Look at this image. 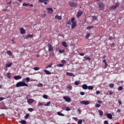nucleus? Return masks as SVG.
I'll use <instances>...</instances> for the list:
<instances>
[{
  "instance_id": "nucleus-1",
  "label": "nucleus",
  "mask_w": 124,
  "mask_h": 124,
  "mask_svg": "<svg viewBox=\"0 0 124 124\" xmlns=\"http://www.w3.org/2000/svg\"><path fill=\"white\" fill-rule=\"evenodd\" d=\"M16 88H19V87H29V85L25 82L19 81L16 83Z\"/></svg>"
},
{
  "instance_id": "nucleus-2",
  "label": "nucleus",
  "mask_w": 124,
  "mask_h": 124,
  "mask_svg": "<svg viewBox=\"0 0 124 124\" xmlns=\"http://www.w3.org/2000/svg\"><path fill=\"white\" fill-rule=\"evenodd\" d=\"M119 6H120V3L118 2L117 3H116L115 5L110 7L109 9H110V10H114V9H116L117 7H119Z\"/></svg>"
},
{
  "instance_id": "nucleus-3",
  "label": "nucleus",
  "mask_w": 124,
  "mask_h": 124,
  "mask_svg": "<svg viewBox=\"0 0 124 124\" xmlns=\"http://www.w3.org/2000/svg\"><path fill=\"white\" fill-rule=\"evenodd\" d=\"M63 98L66 102H70L71 101V98L69 96H64Z\"/></svg>"
},
{
  "instance_id": "nucleus-4",
  "label": "nucleus",
  "mask_w": 124,
  "mask_h": 124,
  "mask_svg": "<svg viewBox=\"0 0 124 124\" xmlns=\"http://www.w3.org/2000/svg\"><path fill=\"white\" fill-rule=\"evenodd\" d=\"M69 5H70L71 7H76L77 4L75 2H71L69 3Z\"/></svg>"
},
{
  "instance_id": "nucleus-5",
  "label": "nucleus",
  "mask_w": 124,
  "mask_h": 124,
  "mask_svg": "<svg viewBox=\"0 0 124 124\" xmlns=\"http://www.w3.org/2000/svg\"><path fill=\"white\" fill-rule=\"evenodd\" d=\"M46 9L48 11L47 13L48 14H52V13L54 12V10L52 8H46Z\"/></svg>"
},
{
  "instance_id": "nucleus-6",
  "label": "nucleus",
  "mask_w": 124,
  "mask_h": 124,
  "mask_svg": "<svg viewBox=\"0 0 124 124\" xmlns=\"http://www.w3.org/2000/svg\"><path fill=\"white\" fill-rule=\"evenodd\" d=\"M25 39H29V38H30V37L31 38V37H33V34H29L28 35H26L25 36H24Z\"/></svg>"
},
{
  "instance_id": "nucleus-7",
  "label": "nucleus",
  "mask_w": 124,
  "mask_h": 124,
  "mask_svg": "<svg viewBox=\"0 0 124 124\" xmlns=\"http://www.w3.org/2000/svg\"><path fill=\"white\" fill-rule=\"evenodd\" d=\"M47 46L48 48V51H50L51 52L53 51V50H54V47H53V46H52V45H51V44H48Z\"/></svg>"
},
{
  "instance_id": "nucleus-8",
  "label": "nucleus",
  "mask_w": 124,
  "mask_h": 124,
  "mask_svg": "<svg viewBox=\"0 0 124 124\" xmlns=\"http://www.w3.org/2000/svg\"><path fill=\"white\" fill-rule=\"evenodd\" d=\"M80 104H83L84 105H89L90 102L89 101H80Z\"/></svg>"
},
{
  "instance_id": "nucleus-9",
  "label": "nucleus",
  "mask_w": 124,
  "mask_h": 124,
  "mask_svg": "<svg viewBox=\"0 0 124 124\" xmlns=\"http://www.w3.org/2000/svg\"><path fill=\"white\" fill-rule=\"evenodd\" d=\"M54 19L55 20H58L59 21H61V20L62 19V16H59L58 15H56L55 16Z\"/></svg>"
},
{
  "instance_id": "nucleus-10",
  "label": "nucleus",
  "mask_w": 124,
  "mask_h": 124,
  "mask_svg": "<svg viewBox=\"0 0 124 124\" xmlns=\"http://www.w3.org/2000/svg\"><path fill=\"white\" fill-rule=\"evenodd\" d=\"M49 0H38L39 2H40V3H42V2L43 3H44V4H47V1H48Z\"/></svg>"
},
{
  "instance_id": "nucleus-11",
  "label": "nucleus",
  "mask_w": 124,
  "mask_h": 124,
  "mask_svg": "<svg viewBox=\"0 0 124 124\" xmlns=\"http://www.w3.org/2000/svg\"><path fill=\"white\" fill-rule=\"evenodd\" d=\"M14 78L15 80H20V79H22L21 76H15Z\"/></svg>"
},
{
  "instance_id": "nucleus-12",
  "label": "nucleus",
  "mask_w": 124,
  "mask_h": 124,
  "mask_svg": "<svg viewBox=\"0 0 124 124\" xmlns=\"http://www.w3.org/2000/svg\"><path fill=\"white\" fill-rule=\"evenodd\" d=\"M20 31L21 34H24V33H26V31L25 30V29L24 28H21L20 29Z\"/></svg>"
},
{
  "instance_id": "nucleus-13",
  "label": "nucleus",
  "mask_w": 124,
  "mask_h": 124,
  "mask_svg": "<svg viewBox=\"0 0 124 124\" xmlns=\"http://www.w3.org/2000/svg\"><path fill=\"white\" fill-rule=\"evenodd\" d=\"M104 7V5L102 3L99 4V10H102Z\"/></svg>"
},
{
  "instance_id": "nucleus-14",
  "label": "nucleus",
  "mask_w": 124,
  "mask_h": 124,
  "mask_svg": "<svg viewBox=\"0 0 124 124\" xmlns=\"http://www.w3.org/2000/svg\"><path fill=\"white\" fill-rule=\"evenodd\" d=\"M106 116L108 119H109V120H112V118H113V116L111 113H108L107 114Z\"/></svg>"
},
{
  "instance_id": "nucleus-15",
  "label": "nucleus",
  "mask_w": 124,
  "mask_h": 124,
  "mask_svg": "<svg viewBox=\"0 0 124 124\" xmlns=\"http://www.w3.org/2000/svg\"><path fill=\"white\" fill-rule=\"evenodd\" d=\"M66 75H68L70 77H75V76L74 75V74L72 73H69V72H67L66 73Z\"/></svg>"
},
{
  "instance_id": "nucleus-16",
  "label": "nucleus",
  "mask_w": 124,
  "mask_h": 124,
  "mask_svg": "<svg viewBox=\"0 0 124 124\" xmlns=\"http://www.w3.org/2000/svg\"><path fill=\"white\" fill-rule=\"evenodd\" d=\"M34 101V100H33V99H29L27 100V102H28V104H31V103H33Z\"/></svg>"
},
{
  "instance_id": "nucleus-17",
  "label": "nucleus",
  "mask_w": 124,
  "mask_h": 124,
  "mask_svg": "<svg viewBox=\"0 0 124 124\" xmlns=\"http://www.w3.org/2000/svg\"><path fill=\"white\" fill-rule=\"evenodd\" d=\"M83 14V12L82 11H79L78 12V14L77 15V17L78 18H79V17H80L81 16H82Z\"/></svg>"
},
{
  "instance_id": "nucleus-18",
  "label": "nucleus",
  "mask_w": 124,
  "mask_h": 124,
  "mask_svg": "<svg viewBox=\"0 0 124 124\" xmlns=\"http://www.w3.org/2000/svg\"><path fill=\"white\" fill-rule=\"evenodd\" d=\"M77 26V22H74L72 23L71 25V29H73L74 28H75Z\"/></svg>"
},
{
  "instance_id": "nucleus-19",
  "label": "nucleus",
  "mask_w": 124,
  "mask_h": 124,
  "mask_svg": "<svg viewBox=\"0 0 124 124\" xmlns=\"http://www.w3.org/2000/svg\"><path fill=\"white\" fill-rule=\"evenodd\" d=\"M44 71L47 75H51V74H52V73L50 71L47 70H44Z\"/></svg>"
},
{
  "instance_id": "nucleus-20",
  "label": "nucleus",
  "mask_w": 124,
  "mask_h": 124,
  "mask_svg": "<svg viewBox=\"0 0 124 124\" xmlns=\"http://www.w3.org/2000/svg\"><path fill=\"white\" fill-rule=\"evenodd\" d=\"M82 88L83 90H88V85L87 84H83L82 85Z\"/></svg>"
},
{
  "instance_id": "nucleus-21",
  "label": "nucleus",
  "mask_w": 124,
  "mask_h": 124,
  "mask_svg": "<svg viewBox=\"0 0 124 124\" xmlns=\"http://www.w3.org/2000/svg\"><path fill=\"white\" fill-rule=\"evenodd\" d=\"M12 66V62L8 63L6 64V68H7V67H10V66Z\"/></svg>"
},
{
  "instance_id": "nucleus-22",
  "label": "nucleus",
  "mask_w": 124,
  "mask_h": 124,
  "mask_svg": "<svg viewBox=\"0 0 124 124\" xmlns=\"http://www.w3.org/2000/svg\"><path fill=\"white\" fill-rule=\"evenodd\" d=\"M7 55H8V56H12L13 53L10 50H8L7 51Z\"/></svg>"
},
{
  "instance_id": "nucleus-23",
  "label": "nucleus",
  "mask_w": 124,
  "mask_h": 124,
  "mask_svg": "<svg viewBox=\"0 0 124 124\" xmlns=\"http://www.w3.org/2000/svg\"><path fill=\"white\" fill-rule=\"evenodd\" d=\"M19 123L21 124H26L27 121H26V120H21L19 121Z\"/></svg>"
},
{
  "instance_id": "nucleus-24",
  "label": "nucleus",
  "mask_w": 124,
  "mask_h": 124,
  "mask_svg": "<svg viewBox=\"0 0 124 124\" xmlns=\"http://www.w3.org/2000/svg\"><path fill=\"white\" fill-rule=\"evenodd\" d=\"M92 21H97V17H96V16H93Z\"/></svg>"
},
{
  "instance_id": "nucleus-25",
  "label": "nucleus",
  "mask_w": 124,
  "mask_h": 124,
  "mask_svg": "<svg viewBox=\"0 0 124 124\" xmlns=\"http://www.w3.org/2000/svg\"><path fill=\"white\" fill-rule=\"evenodd\" d=\"M62 45L63 46V47H65L66 48L67 47V45H66V42H63L62 43Z\"/></svg>"
},
{
  "instance_id": "nucleus-26",
  "label": "nucleus",
  "mask_w": 124,
  "mask_h": 124,
  "mask_svg": "<svg viewBox=\"0 0 124 124\" xmlns=\"http://www.w3.org/2000/svg\"><path fill=\"white\" fill-rule=\"evenodd\" d=\"M84 59H85V60H86L87 61H91V58H90V57L89 56H85L84 57Z\"/></svg>"
},
{
  "instance_id": "nucleus-27",
  "label": "nucleus",
  "mask_w": 124,
  "mask_h": 124,
  "mask_svg": "<svg viewBox=\"0 0 124 124\" xmlns=\"http://www.w3.org/2000/svg\"><path fill=\"white\" fill-rule=\"evenodd\" d=\"M6 77H7V78H8V79H11V76L10 75V73H8L6 74Z\"/></svg>"
},
{
  "instance_id": "nucleus-28",
  "label": "nucleus",
  "mask_w": 124,
  "mask_h": 124,
  "mask_svg": "<svg viewBox=\"0 0 124 124\" xmlns=\"http://www.w3.org/2000/svg\"><path fill=\"white\" fill-rule=\"evenodd\" d=\"M30 117V114L27 113L26 115L24 116V118L25 120H28L29 119V117Z\"/></svg>"
},
{
  "instance_id": "nucleus-29",
  "label": "nucleus",
  "mask_w": 124,
  "mask_h": 124,
  "mask_svg": "<svg viewBox=\"0 0 124 124\" xmlns=\"http://www.w3.org/2000/svg\"><path fill=\"white\" fill-rule=\"evenodd\" d=\"M57 115H58V116H61L62 117H63L64 116V114L61 113L60 111L57 112Z\"/></svg>"
},
{
  "instance_id": "nucleus-30",
  "label": "nucleus",
  "mask_w": 124,
  "mask_h": 124,
  "mask_svg": "<svg viewBox=\"0 0 124 124\" xmlns=\"http://www.w3.org/2000/svg\"><path fill=\"white\" fill-rule=\"evenodd\" d=\"M87 89L88 90H93V86H87Z\"/></svg>"
},
{
  "instance_id": "nucleus-31",
  "label": "nucleus",
  "mask_w": 124,
  "mask_h": 124,
  "mask_svg": "<svg viewBox=\"0 0 124 124\" xmlns=\"http://www.w3.org/2000/svg\"><path fill=\"white\" fill-rule=\"evenodd\" d=\"M75 21V17H72L71 19V23H77L76 21Z\"/></svg>"
},
{
  "instance_id": "nucleus-32",
  "label": "nucleus",
  "mask_w": 124,
  "mask_h": 124,
  "mask_svg": "<svg viewBox=\"0 0 124 124\" xmlns=\"http://www.w3.org/2000/svg\"><path fill=\"white\" fill-rule=\"evenodd\" d=\"M67 89H68L70 91H71L72 90V86L71 85H68L66 86Z\"/></svg>"
},
{
  "instance_id": "nucleus-33",
  "label": "nucleus",
  "mask_w": 124,
  "mask_h": 124,
  "mask_svg": "<svg viewBox=\"0 0 124 124\" xmlns=\"http://www.w3.org/2000/svg\"><path fill=\"white\" fill-rule=\"evenodd\" d=\"M98 112L99 113V115L100 116H103V111H102V110H98Z\"/></svg>"
},
{
  "instance_id": "nucleus-34",
  "label": "nucleus",
  "mask_w": 124,
  "mask_h": 124,
  "mask_svg": "<svg viewBox=\"0 0 124 124\" xmlns=\"http://www.w3.org/2000/svg\"><path fill=\"white\" fill-rule=\"evenodd\" d=\"M30 5L29 3H27L26 2H24L22 4V6H29Z\"/></svg>"
},
{
  "instance_id": "nucleus-35",
  "label": "nucleus",
  "mask_w": 124,
  "mask_h": 124,
  "mask_svg": "<svg viewBox=\"0 0 124 124\" xmlns=\"http://www.w3.org/2000/svg\"><path fill=\"white\" fill-rule=\"evenodd\" d=\"M50 104H51V101H49L46 104H44V106H49Z\"/></svg>"
},
{
  "instance_id": "nucleus-36",
  "label": "nucleus",
  "mask_w": 124,
  "mask_h": 124,
  "mask_svg": "<svg viewBox=\"0 0 124 124\" xmlns=\"http://www.w3.org/2000/svg\"><path fill=\"white\" fill-rule=\"evenodd\" d=\"M54 52H51L49 53L50 57H54Z\"/></svg>"
},
{
  "instance_id": "nucleus-37",
  "label": "nucleus",
  "mask_w": 124,
  "mask_h": 124,
  "mask_svg": "<svg viewBox=\"0 0 124 124\" xmlns=\"http://www.w3.org/2000/svg\"><path fill=\"white\" fill-rule=\"evenodd\" d=\"M90 36H91V34L89 33H87V34H86V38L87 39H88V38H89V37H90Z\"/></svg>"
},
{
  "instance_id": "nucleus-38",
  "label": "nucleus",
  "mask_w": 124,
  "mask_h": 124,
  "mask_svg": "<svg viewBox=\"0 0 124 124\" xmlns=\"http://www.w3.org/2000/svg\"><path fill=\"white\" fill-rule=\"evenodd\" d=\"M95 107H96V108H99V107H100V105L98 103H96L95 105Z\"/></svg>"
},
{
  "instance_id": "nucleus-39",
  "label": "nucleus",
  "mask_w": 124,
  "mask_h": 124,
  "mask_svg": "<svg viewBox=\"0 0 124 124\" xmlns=\"http://www.w3.org/2000/svg\"><path fill=\"white\" fill-rule=\"evenodd\" d=\"M43 98H45V99H47L48 98V95H43Z\"/></svg>"
},
{
  "instance_id": "nucleus-40",
  "label": "nucleus",
  "mask_w": 124,
  "mask_h": 124,
  "mask_svg": "<svg viewBox=\"0 0 124 124\" xmlns=\"http://www.w3.org/2000/svg\"><path fill=\"white\" fill-rule=\"evenodd\" d=\"M52 65H53V64H50L49 65H48L47 66H46V68H49L50 67H51L52 66Z\"/></svg>"
},
{
  "instance_id": "nucleus-41",
  "label": "nucleus",
  "mask_w": 124,
  "mask_h": 124,
  "mask_svg": "<svg viewBox=\"0 0 124 124\" xmlns=\"http://www.w3.org/2000/svg\"><path fill=\"white\" fill-rule=\"evenodd\" d=\"M93 28V26H88L87 28V30H92V29Z\"/></svg>"
},
{
  "instance_id": "nucleus-42",
  "label": "nucleus",
  "mask_w": 124,
  "mask_h": 124,
  "mask_svg": "<svg viewBox=\"0 0 124 124\" xmlns=\"http://www.w3.org/2000/svg\"><path fill=\"white\" fill-rule=\"evenodd\" d=\"M79 83H80V81H76L75 82V85H76V86H77L78 85H79Z\"/></svg>"
},
{
  "instance_id": "nucleus-43",
  "label": "nucleus",
  "mask_w": 124,
  "mask_h": 124,
  "mask_svg": "<svg viewBox=\"0 0 124 124\" xmlns=\"http://www.w3.org/2000/svg\"><path fill=\"white\" fill-rule=\"evenodd\" d=\"M64 65L63 64H59L57 65L59 67H62Z\"/></svg>"
},
{
  "instance_id": "nucleus-44",
  "label": "nucleus",
  "mask_w": 124,
  "mask_h": 124,
  "mask_svg": "<svg viewBox=\"0 0 124 124\" xmlns=\"http://www.w3.org/2000/svg\"><path fill=\"white\" fill-rule=\"evenodd\" d=\"M109 88H114V84H113V83H110V84L109 85Z\"/></svg>"
},
{
  "instance_id": "nucleus-45",
  "label": "nucleus",
  "mask_w": 124,
  "mask_h": 124,
  "mask_svg": "<svg viewBox=\"0 0 124 124\" xmlns=\"http://www.w3.org/2000/svg\"><path fill=\"white\" fill-rule=\"evenodd\" d=\"M33 108H29L28 110L29 112H32L33 111Z\"/></svg>"
},
{
  "instance_id": "nucleus-46",
  "label": "nucleus",
  "mask_w": 124,
  "mask_h": 124,
  "mask_svg": "<svg viewBox=\"0 0 124 124\" xmlns=\"http://www.w3.org/2000/svg\"><path fill=\"white\" fill-rule=\"evenodd\" d=\"M59 53H64V49H60L59 51Z\"/></svg>"
},
{
  "instance_id": "nucleus-47",
  "label": "nucleus",
  "mask_w": 124,
  "mask_h": 124,
  "mask_svg": "<svg viewBox=\"0 0 124 124\" xmlns=\"http://www.w3.org/2000/svg\"><path fill=\"white\" fill-rule=\"evenodd\" d=\"M82 123H83V121H82V120H80L78 122V124H82Z\"/></svg>"
},
{
  "instance_id": "nucleus-48",
  "label": "nucleus",
  "mask_w": 124,
  "mask_h": 124,
  "mask_svg": "<svg viewBox=\"0 0 124 124\" xmlns=\"http://www.w3.org/2000/svg\"><path fill=\"white\" fill-rule=\"evenodd\" d=\"M66 25H71V22H70V20H68L66 22Z\"/></svg>"
},
{
  "instance_id": "nucleus-49",
  "label": "nucleus",
  "mask_w": 124,
  "mask_h": 124,
  "mask_svg": "<svg viewBox=\"0 0 124 124\" xmlns=\"http://www.w3.org/2000/svg\"><path fill=\"white\" fill-rule=\"evenodd\" d=\"M33 69L34 70H36V71L39 70V67H34Z\"/></svg>"
},
{
  "instance_id": "nucleus-50",
  "label": "nucleus",
  "mask_w": 124,
  "mask_h": 124,
  "mask_svg": "<svg viewBox=\"0 0 124 124\" xmlns=\"http://www.w3.org/2000/svg\"><path fill=\"white\" fill-rule=\"evenodd\" d=\"M118 90L119 91H122L123 90V87H122V86L119 87L118 88Z\"/></svg>"
},
{
  "instance_id": "nucleus-51",
  "label": "nucleus",
  "mask_w": 124,
  "mask_h": 124,
  "mask_svg": "<svg viewBox=\"0 0 124 124\" xmlns=\"http://www.w3.org/2000/svg\"><path fill=\"white\" fill-rule=\"evenodd\" d=\"M61 62H62V63H63V64L66 63V61H65V60H62L61 61Z\"/></svg>"
},
{
  "instance_id": "nucleus-52",
  "label": "nucleus",
  "mask_w": 124,
  "mask_h": 124,
  "mask_svg": "<svg viewBox=\"0 0 124 124\" xmlns=\"http://www.w3.org/2000/svg\"><path fill=\"white\" fill-rule=\"evenodd\" d=\"M38 87H42V86H43V84H42V83H39L37 85Z\"/></svg>"
},
{
  "instance_id": "nucleus-53",
  "label": "nucleus",
  "mask_w": 124,
  "mask_h": 124,
  "mask_svg": "<svg viewBox=\"0 0 124 124\" xmlns=\"http://www.w3.org/2000/svg\"><path fill=\"white\" fill-rule=\"evenodd\" d=\"M112 39H113V37L109 36L108 37V40H112Z\"/></svg>"
},
{
  "instance_id": "nucleus-54",
  "label": "nucleus",
  "mask_w": 124,
  "mask_h": 124,
  "mask_svg": "<svg viewBox=\"0 0 124 124\" xmlns=\"http://www.w3.org/2000/svg\"><path fill=\"white\" fill-rule=\"evenodd\" d=\"M66 111H70V108L67 107L65 109Z\"/></svg>"
},
{
  "instance_id": "nucleus-55",
  "label": "nucleus",
  "mask_w": 124,
  "mask_h": 124,
  "mask_svg": "<svg viewBox=\"0 0 124 124\" xmlns=\"http://www.w3.org/2000/svg\"><path fill=\"white\" fill-rule=\"evenodd\" d=\"M26 81H27V82H29V81H30V78L27 77L26 78Z\"/></svg>"
},
{
  "instance_id": "nucleus-56",
  "label": "nucleus",
  "mask_w": 124,
  "mask_h": 124,
  "mask_svg": "<svg viewBox=\"0 0 124 124\" xmlns=\"http://www.w3.org/2000/svg\"><path fill=\"white\" fill-rule=\"evenodd\" d=\"M114 93V92L112 91V90L109 91V94H113Z\"/></svg>"
},
{
  "instance_id": "nucleus-57",
  "label": "nucleus",
  "mask_w": 124,
  "mask_h": 124,
  "mask_svg": "<svg viewBox=\"0 0 124 124\" xmlns=\"http://www.w3.org/2000/svg\"><path fill=\"white\" fill-rule=\"evenodd\" d=\"M80 93L81 95H84L85 94V93L83 92H80Z\"/></svg>"
},
{
  "instance_id": "nucleus-58",
  "label": "nucleus",
  "mask_w": 124,
  "mask_h": 124,
  "mask_svg": "<svg viewBox=\"0 0 124 124\" xmlns=\"http://www.w3.org/2000/svg\"><path fill=\"white\" fill-rule=\"evenodd\" d=\"M96 93L97 94H99V93H100V91H97L96 92Z\"/></svg>"
},
{
  "instance_id": "nucleus-59",
  "label": "nucleus",
  "mask_w": 124,
  "mask_h": 124,
  "mask_svg": "<svg viewBox=\"0 0 124 124\" xmlns=\"http://www.w3.org/2000/svg\"><path fill=\"white\" fill-rule=\"evenodd\" d=\"M97 102L99 104H100V103H103L102 101H101V100H99V101H97Z\"/></svg>"
},
{
  "instance_id": "nucleus-60",
  "label": "nucleus",
  "mask_w": 124,
  "mask_h": 124,
  "mask_svg": "<svg viewBox=\"0 0 124 124\" xmlns=\"http://www.w3.org/2000/svg\"><path fill=\"white\" fill-rule=\"evenodd\" d=\"M43 106V104L42 103H39L38 104V106Z\"/></svg>"
},
{
  "instance_id": "nucleus-61",
  "label": "nucleus",
  "mask_w": 124,
  "mask_h": 124,
  "mask_svg": "<svg viewBox=\"0 0 124 124\" xmlns=\"http://www.w3.org/2000/svg\"><path fill=\"white\" fill-rule=\"evenodd\" d=\"M104 124H108V121H105L104 122Z\"/></svg>"
},
{
  "instance_id": "nucleus-62",
  "label": "nucleus",
  "mask_w": 124,
  "mask_h": 124,
  "mask_svg": "<svg viewBox=\"0 0 124 124\" xmlns=\"http://www.w3.org/2000/svg\"><path fill=\"white\" fill-rule=\"evenodd\" d=\"M3 99H4V97H0V101H1L2 100H3Z\"/></svg>"
},
{
  "instance_id": "nucleus-63",
  "label": "nucleus",
  "mask_w": 124,
  "mask_h": 124,
  "mask_svg": "<svg viewBox=\"0 0 124 124\" xmlns=\"http://www.w3.org/2000/svg\"><path fill=\"white\" fill-rule=\"evenodd\" d=\"M41 16H42V17H45L46 16V14H42V15H41Z\"/></svg>"
},
{
  "instance_id": "nucleus-64",
  "label": "nucleus",
  "mask_w": 124,
  "mask_h": 124,
  "mask_svg": "<svg viewBox=\"0 0 124 124\" xmlns=\"http://www.w3.org/2000/svg\"><path fill=\"white\" fill-rule=\"evenodd\" d=\"M85 54L84 53H81L79 54V56H84Z\"/></svg>"
}]
</instances>
